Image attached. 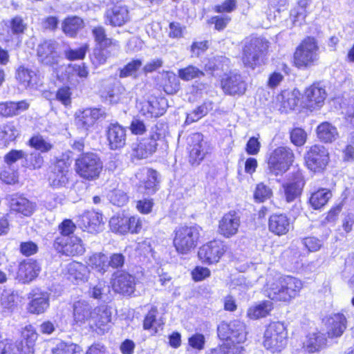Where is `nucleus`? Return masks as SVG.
Segmentation results:
<instances>
[{
  "mask_svg": "<svg viewBox=\"0 0 354 354\" xmlns=\"http://www.w3.org/2000/svg\"><path fill=\"white\" fill-rule=\"evenodd\" d=\"M303 287L302 281L291 276L268 277L265 295L272 300L289 301L296 297Z\"/></svg>",
  "mask_w": 354,
  "mask_h": 354,
  "instance_id": "nucleus-1",
  "label": "nucleus"
},
{
  "mask_svg": "<svg viewBox=\"0 0 354 354\" xmlns=\"http://www.w3.org/2000/svg\"><path fill=\"white\" fill-rule=\"evenodd\" d=\"M201 228L198 226H181L174 231L173 245L180 254H187L194 249L198 242Z\"/></svg>",
  "mask_w": 354,
  "mask_h": 354,
  "instance_id": "nucleus-2",
  "label": "nucleus"
},
{
  "mask_svg": "<svg viewBox=\"0 0 354 354\" xmlns=\"http://www.w3.org/2000/svg\"><path fill=\"white\" fill-rule=\"evenodd\" d=\"M263 346L272 353L281 352L287 344V331L281 322L270 323L263 335Z\"/></svg>",
  "mask_w": 354,
  "mask_h": 354,
  "instance_id": "nucleus-3",
  "label": "nucleus"
},
{
  "mask_svg": "<svg viewBox=\"0 0 354 354\" xmlns=\"http://www.w3.org/2000/svg\"><path fill=\"white\" fill-rule=\"evenodd\" d=\"M268 48V42L263 38L247 39L243 49L242 60L244 65L251 68L261 64L264 53Z\"/></svg>",
  "mask_w": 354,
  "mask_h": 354,
  "instance_id": "nucleus-4",
  "label": "nucleus"
},
{
  "mask_svg": "<svg viewBox=\"0 0 354 354\" xmlns=\"http://www.w3.org/2000/svg\"><path fill=\"white\" fill-rule=\"evenodd\" d=\"M103 168L100 157L94 153L81 155L75 162V171L79 176L88 180L97 179Z\"/></svg>",
  "mask_w": 354,
  "mask_h": 354,
  "instance_id": "nucleus-5",
  "label": "nucleus"
},
{
  "mask_svg": "<svg viewBox=\"0 0 354 354\" xmlns=\"http://www.w3.org/2000/svg\"><path fill=\"white\" fill-rule=\"evenodd\" d=\"M218 337L230 344L241 345L246 340L245 324L239 320L222 322L217 327Z\"/></svg>",
  "mask_w": 354,
  "mask_h": 354,
  "instance_id": "nucleus-6",
  "label": "nucleus"
},
{
  "mask_svg": "<svg viewBox=\"0 0 354 354\" xmlns=\"http://www.w3.org/2000/svg\"><path fill=\"white\" fill-rule=\"evenodd\" d=\"M319 47L315 38L307 37L297 48L294 62L299 68L310 67L319 59Z\"/></svg>",
  "mask_w": 354,
  "mask_h": 354,
  "instance_id": "nucleus-7",
  "label": "nucleus"
},
{
  "mask_svg": "<svg viewBox=\"0 0 354 354\" xmlns=\"http://www.w3.org/2000/svg\"><path fill=\"white\" fill-rule=\"evenodd\" d=\"M293 160L294 153L290 148L277 147L270 155L268 169L274 176L282 175L288 170Z\"/></svg>",
  "mask_w": 354,
  "mask_h": 354,
  "instance_id": "nucleus-8",
  "label": "nucleus"
},
{
  "mask_svg": "<svg viewBox=\"0 0 354 354\" xmlns=\"http://www.w3.org/2000/svg\"><path fill=\"white\" fill-rule=\"evenodd\" d=\"M305 162L311 171L322 172L329 162V153L323 145H313L306 152Z\"/></svg>",
  "mask_w": 354,
  "mask_h": 354,
  "instance_id": "nucleus-9",
  "label": "nucleus"
},
{
  "mask_svg": "<svg viewBox=\"0 0 354 354\" xmlns=\"http://www.w3.org/2000/svg\"><path fill=\"white\" fill-rule=\"evenodd\" d=\"M226 250L227 246L224 241L214 239L200 247L198 256L203 263L210 265L218 262Z\"/></svg>",
  "mask_w": 354,
  "mask_h": 354,
  "instance_id": "nucleus-10",
  "label": "nucleus"
},
{
  "mask_svg": "<svg viewBox=\"0 0 354 354\" xmlns=\"http://www.w3.org/2000/svg\"><path fill=\"white\" fill-rule=\"evenodd\" d=\"M105 118L106 113L102 109H78L75 113V123L78 129L88 131L98 120Z\"/></svg>",
  "mask_w": 354,
  "mask_h": 354,
  "instance_id": "nucleus-11",
  "label": "nucleus"
},
{
  "mask_svg": "<svg viewBox=\"0 0 354 354\" xmlns=\"http://www.w3.org/2000/svg\"><path fill=\"white\" fill-rule=\"evenodd\" d=\"M111 310L106 306H101L93 309L89 326L98 334L108 332L111 326Z\"/></svg>",
  "mask_w": 354,
  "mask_h": 354,
  "instance_id": "nucleus-12",
  "label": "nucleus"
},
{
  "mask_svg": "<svg viewBox=\"0 0 354 354\" xmlns=\"http://www.w3.org/2000/svg\"><path fill=\"white\" fill-rule=\"evenodd\" d=\"M304 185V175L301 170L297 169L281 185L286 201L290 203L299 198L302 193Z\"/></svg>",
  "mask_w": 354,
  "mask_h": 354,
  "instance_id": "nucleus-13",
  "label": "nucleus"
},
{
  "mask_svg": "<svg viewBox=\"0 0 354 354\" xmlns=\"http://www.w3.org/2000/svg\"><path fill=\"white\" fill-rule=\"evenodd\" d=\"M49 293L39 288L32 289L28 295V312L33 315L44 313L49 308Z\"/></svg>",
  "mask_w": 354,
  "mask_h": 354,
  "instance_id": "nucleus-14",
  "label": "nucleus"
},
{
  "mask_svg": "<svg viewBox=\"0 0 354 354\" xmlns=\"http://www.w3.org/2000/svg\"><path fill=\"white\" fill-rule=\"evenodd\" d=\"M57 249L66 256L82 255L85 252V247L80 238L77 236H58L55 241Z\"/></svg>",
  "mask_w": 354,
  "mask_h": 354,
  "instance_id": "nucleus-15",
  "label": "nucleus"
},
{
  "mask_svg": "<svg viewBox=\"0 0 354 354\" xmlns=\"http://www.w3.org/2000/svg\"><path fill=\"white\" fill-rule=\"evenodd\" d=\"M138 188L146 194H153L158 189V172L149 168H142L136 174Z\"/></svg>",
  "mask_w": 354,
  "mask_h": 354,
  "instance_id": "nucleus-16",
  "label": "nucleus"
},
{
  "mask_svg": "<svg viewBox=\"0 0 354 354\" xmlns=\"http://www.w3.org/2000/svg\"><path fill=\"white\" fill-rule=\"evenodd\" d=\"M58 43L54 40L42 41L37 48L39 61L45 65L53 66L58 63L59 55L57 52Z\"/></svg>",
  "mask_w": 354,
  "mask_h": 354,
  "instance_id": "nucleus-17",
  "label": "nucleus"
},
{
  "mask_svg": "<svg viewBox=\"0 0 354 354\" xmlns=\"http://www.w3.org/2000/svg\"><path fill=\"white\" fill-rule=\"evenodd\" d=\"M77 224L84 232L97 233L102 229V214L94 210L85 211L79 216Z\"/></svg>",
  "mask_w": 354,
  "mask_h": 354,
  "instance_id": "nucleus-18",
  "label": "nucleus"
},
{
  "mask_svg": "<svg viewBox=\"0 0 354 354\" xmlns=\"http://www.w3.org/2000/svg\"><path fill=\"white\" fill-rule=\"evenodd\" d=\"M41 272V266L35 260L29 259L21 261L18 266L16 279L21 283H29L35 280Z\"/></svg>",
  "mask_w": 354,
  "mask_h": 354,
  "instance_id": "nucleus-19",
  "label": "nucleus"
},
{
  "mask_svg": "<svg viewBox=\"0 0 354 354\" xmlns=\"http://www.w3.org/2000/svg\"><path fill=\"white\" fill-rule=\"evenodd\" d=\"M189 162L192 164H199L207 153L206 142L203 136L200 133H193L188 138Z\"/></svg>",
  "mask_w": 354,
  "mask_h": 354,
  "instance_id": "nucleus-20",
  "label": "nucleus"
},
{
  "mask_svg": "<svg viewBox=\"0 0 354 354\" xmlns=\"http://www.w3.org/2000/svg\"><path fill=\"white\" fill-rule=\"evenodd\" d=\"M326 92L319 84H313L306 88L304 94V104L310 111L320 109L324 104Z\"/></svg>",
  "mask_w": 354,
  "mask_h": 354,
  "instance_id": "nucleus-21",
  "label": "nucleus"
},
{
  "mask_svg": "<svg viewBox=\"0 0 354 354\" xmlns=\"http://www.w3.org/2000/svg\"><path fill=\"white\" fill-rule=\"evenodd\" d=\"M240 217L235 212L225 214L218 222V232L225 238H230L237 234L240 227Z\"/></svg>",
  "mask_w": 354,
  "mask_h": 354,
  "instance_id": "nucleus-22",
  "label": "nucleus"
},
{
  "mask_svg": "<svg viewBox=\"0 0 354 354\" xmlns=\"http://www.w3.org/2000/svg\"><path fill=\"white\" fill-rule=\"evenodd\" d=\"M70 165L64 160H58L48 175V181L51 187L59 188L65 187L68 183Z\"/></svg>",
  "mask_w": 354,
  "mask_h": 354,
  "instance_id": "nucleus-23",
  "label": "nucleus"
},
{
  "mask_svg": "<svg viewBox=\"0 0 354 354\" xmlns=\"http://www.w3.org/2000/svg\"><path fill=\"white\" fill-rule=\"evenodd\" d=\"M221 86L225 93L234 95L244 94L247 84L241 75L231 73L223 77Z\"/></svg>",
  "mask_w": 354,
  "mask_h": 354,
  "instance_id": "nucleus-24",
  "label": "nucleus"
},
{
  "mask_svg": "<svg viewBox=\"0 0 354 354\" xmlns=\"http://www.w3.org/2000/svg\"><path fill=\"white\" fill-rule=\"evenodd\" d=\"M126 132V129L118 123L110 124L108 126L106 136L111 150L120 149L124 147L127 140Z\"/></svg>",
  "mask_w": 354,
  "mask_h": 354,
  "instance_id": "nucleus-25",
  "label": "nucleus"
},
{
  "mask_svg": "<svg viewBox=\"0 0 354 354\" xmlns=\"http://www.w3.org/2000/svg\"><path fill=\"white\" fill-rule=\"evenodd\" d=\"M160 134L153 133L149 137L143 138L133 149V154L139 159L147 158L152 155L157 149V140L160 139Z\"/></svg>",
  "mask_w": 354,
  "mask_h": 354,
  "instance_id": "nucleus-26",
  "label": "nucleus"
},
{
  "mask_svg": "<svg viewBox=\"0 0 354 354\" xmlns=\"http://www.w3.org/2000/svg\"><path fill=\"white\" fill-rule=\"evenodd\" d=\"M112 287L115 292L123 295H131L135 290V277L127 272L115 276Z\"/></svg>",
  "mask_w": 354,
  "mask_h": 354,
  "instance_id": "nucleus-27",
  "label": "nucleus"
},
{
  "mask_svg": "<svg viewBox=\"0 0 354 354\" xmlns=\"http://www.w3.org/2000/svg\"><path fill=\"white\" fill-rule=\"evenodd\" d=\"M10 207L12 212L30 216L36 209V204L22 196L15 195L10 199Z\"/></svg>",
  "mask_w": 354,
  "mask_h": 354,
  "instance_id": "nucleus-28",
  "label": "nucleus"
},
{
  "mask_svg": "<svg viewBox=\"0 0 354 354\" xmlns=\"http://www.w3.org/2000/svg\"><path fill=\"white\" fill-rule=\"evenodd\" d=\"M67 278L74 283H80L87 281L90 270L88 267L77 261H73L66 266Z\"/></svg>",
  "mask_w": 354,
  "mask_h": 354,
  "instance_id": "nucleus-29",
  "label": "nucleus"
},
{
  "mask_svg": "<svg viewBox=\"0 0 354 354\" xmlns=\"http://www.w3.org/2000/svg\"><path fill=\"white\" fill-rule=\"evenodd\" d=\"M102 97L111 104L124 102L128 99V92L120 84L109 85L101 91Z\"/></svg>",
  "mask_w": 354,
  "mask_h": 354,
  "instance_id": "nucleus-30",
  "label": "nucleus"
},
{
  "mask_svg": "<svg viewBox=\"0 0 354 354\" xmlns=\"http://www.w3.org/2000/svg\"><path fill=\"white\" fill-rule=\"evenodd\" d=\"M269 230L281 236L287 234L290 228L289 218L284 214H274L270 216L268 222Z\"/></svg>",
  "mask_w": 354,
  "mask_h": 354,
  "instance_id": "nucleus-31",
  "label": "nucleus"
},
{
  "mask_svg": "<svg viewBox=\"0 0 354 354\" xmlns=\"http://www.w3.org/2000/svg\"><path fill=\"white\" fill-rule=\"evenodd\" d=\"M93 309L89 303L84 300H80L73 304V321L78 326L88 322L89 324Z\"/></svg>",
  "mask_w": 354,
  "mask_h": 354,
  "instance_id": "nucleus-32",
  "label": "nucleus"
},
{
  "mask_svg": "<svg viewBox=\"0 0 354 354\" xmlns=\"http://www.w3.org/2000/svg\"><path fill=\"white\" fill-rule=\"evenodd\" d=\"M129 19V10L125 6H115L106 13V23L113 26H122Z\"/></svg>",
  "mask_w": 354,
  "mask_h": 354,
  "instance_id": "nucleus-33",
  "label": "nucleus"
},
{
  "mask_svg": "<svg viewBox=\"0 0 354 354\" xmlns=\"http://www.w3.org/2000/svg\"><path fill=\"white\" fill-rule=\"evenodd\" d=\"M300 93L297 89L286 90L277 97V102L280 104L279 109L282 111L294 109L298 104Z\"/></svg>",
  "mask_w": 354,
  "mask_h": 354,
  "instance_id": "nucleus-34",
  "label": "nucleus"
},
{
  "mask_svg": "<svg viewBox=\"0 0 354 354\" xmlns=\"http://www.w3.org/2000/svg\"><path fill=\"white\" fill-rule=\"evenodd\" d=\"M346 328V319L343 314L337 313L328 319V335L329 337H340Z\"/></svg>",
  "mask_w": 354,
  "mask_h": 354,
  "instance_id": "nucleus-35",
  "label": "nucleus"
},
{
  "mask_svg": "<svg viewBox=\"0 0 354 354\" xmlns=\"http://www.w3.org/2000/svg\"><path fill=\"white\" fill-rule=\"evenodd\" d=\"M47 354H84L80 346L76 344L66 342L62 340H56L53 343Z\"/></svg>",
  "mask_w": 354,
  "mask_h": 354,
  "instance_id": "nucleus-36",
  "label": "nucleus"
},
{
  "mask_svg": "<svg viewBox=\"0 0 354 354\" xmlns=\"http://www.w3.org/2000/svg\"><path fill=\"white\" fill-rule=\"evenodd\" d=\"M16 78L26 88H34L38 84V76L35 71L24 66L17 70Z\"/></svg>",
  "mask_w": 354,
  "mask_h": 354,
  "instance_id": "nucleus-37",
  "label": "nucleus"
},
{
  "mask_svg": "<svg viewBox=\"0 0 354 354\" xmlns=\"http://www.w3.org/2000/svg\"><path fill=\"white\" fill-rule=\"evenodd\" d=\"M326 344L324 334L317 332L310 333L304 342V348L308 353H315L324 348Z\"/></svg>",
  "mask_w": 354,
  "mask_h": 354,
  "instance_id": "nucleus-38",
  "label": "nucleus"
},
{
  "mask_svg": "<svg viewBox=\"0 0 354 354\" xmlns=\"http://www.w3.org/2000/svg\"><path fill=\"white\" fill-rule=\"evenodd\" d=\"M316 132L318 138L326 143L333 142L338 137L337 128L328 122H324L318 125Z\"/></svg>",
  "mask_w": 354,
  "mask_h": 354,
  "instance_id": "nucleus-39",
  "label": "nucleus"
},
{
  "mask_svg": "<svg viewBox=\"0 0 354 354\" xmlns=\"http://www.w3.org/2000/svg\"><path fill=\"white\" fill-rule=\"evenodd\" d=\"M92 35L96 43V47L118 48L116 40L107 37L106 30L102 26H96L92 29Z\"/></svg>",
  "mask_w": 354,
  "mask_h": 354,
  "instance_id": "nucleus-40",
  "label": "nucleus"
},
{
  "mask_svg": "<svg viewBox=\"0 0 354 354\" xmlns=\"http://www.w3.org/2000/svg\"><path fill=\"white\" fill-rule=\"evenodd\" d=\"M29 104L24 100L18 102H6L0 104V115L11 117L28 109Z\"/></svg>",
  "mask_w": 354,
  "mask_h": 354,
  "instance_id": "nucleus-41",
  "label": "nucleus"
},
{
  "mask_svg": "<svg viewBox=\"0 0 354 354\" xmlns=\"http://www.w3.org/2000/svg\"><path fill=\"white\" fill-rule=\"evenodd\" d=\"M158 315V308L156 306H152L146 315L144 322L143 328L145 330H150L153 333H157L162 329L163 322L161 319L156 318Z\"/></svg>",
  "mask_w": 354,
  "mask_h": 354,
  "instance_id": "nucleus-42",
  "label": "nucleus"
},
{
  "mask_svg": "<svg viewBox=\"0 0 354 354\" xmlns=\"http://www.w3.org/2000/svg\"><path fill=\"white\" fill-rule=\"evenodd\" d=\"M84 27V21L78 17L72 16L66 18L62 24L63 32L68 36L73 37Z\"/></svg>",
  "mask_w": 354,
  "mask_h": 354,
  "instance_id": "nucleus-43",
  "label": "nucleus"
},
{
  "mask_svg": "<svg viewBox=\"0 0 354 354\" xmlns=\"http://www.w3.org/2000/svg\"><path fill=\"white\" fill-rule=\"evenodd\" d=\"M272 308V303L270 301H265L250 307L248 310L247 315L252 319H257L266 317L270 314Z\"/></svg>",
  "mask_w": 354,
  "mask_h": 354,
  "instance_id": "nucleus-44",
  "label": "nucleus"
},
{
  "mask_svg": "<svg viewBox=\"0 0 354 354\" xmlns=\"http://www.w3.org/2000/svg\"><path fill=\"white\" fill-rule=\"evenodd\" d=\"M88 264L100 273H104L109 268V257L102 252H96L88 257Z\"/></svg>",
  "mask_w": 354,
  "mask_h": 354,
  "instance_id": "nucleus-45",
  "label": "nucleus"
},
{
  "mask_svg": "<svg viewBox=\"0 0 354 354\" xmlns=\"http://www.w3.org/2000/svg\"><path fill=\"white\" fill-rule=\"evenodd\" d=\"M331 192L326 189H321L312 194L310 203L315 209H319L324 206L331 197Z\"/></svg>",
  "mask_w": 354,
  "mask_h": 354,
  "instance_id": "nucleus-46",
  "label": "nucleus"
},
{
  "mask_svg": "<svg viewBox=\"0 0 354 354\" xmlns=\"http://www.w3.org/2000/svg\"><path fill=\"white\" fill-rule=\"evenodd\" d=\"M163 89L167 94L176 93L180 88V83L176 75L172 72H167L163 77Z\"/></svg>",
  "mask_w": 354,
  "mask_h": 354,
  "instance_id": "nucleus-47",
  "label": "nucleus"
},
{
  "mask_svg": "<svg viewBox=\"0 0 354 354\" xmlns=\"http://www.w3.org/2000/svg\"><path fill=\"white\" fill-rule=\"evenodd\" d=\"M306 2L305 0L298 1V6L291 10L290 18L295 26H300L304 22L306 17Z\"/></svg>",
  "mask_w": 354,
  "mask_h": 354,
  "instance_id": "nucleus-48",
  "label": "nucleus"
},
{
  "mask_svg": "<svg viewBox=\"0 0 354 354\" xmlns=\"http://www.w3.org/2000/svg\"><path fill=\"white\" fill-rule=\"evenodd\" d=\"M212 354H243L244 349L242 345H232L225 341L222 344L213 348Z\"/></svg>",
  "mask_w": 354,
  "mask_h": 354,
  "instance_id": "nucleus-49",
  "label": "nucleus"
},
{
  "mask_svg": "<svg viewBox=\"0 0 354 354\" xmlns=\"http://www.w3.org/2000/svg\"><path fill=\"white\" fill-rule=\"evenodd\" d=\"M28 143L31 147L41 153H46L53 148V145L41 135L32 136Z\"/></svg>",
  "mask_w": 354,
  "mask_h": 354,
  "instance_id": "nucleus-50",
  "label": "nucleus"
},
{
  "mask_svg": "<svg viewBox=\"0 0 354 354\" xmlns=\"http://www.w3.org/2000/svg\"><path fill=\"white\" fill-rule=\"evenodd\" d=\"M18 135L19 131L13 122H8L0 129V138L5 144L15 140Z\"/></svg>",
  "mask_w": 354,
  "mask_h": 354,
  "instance_id": "nucleus-51",
  "label": "nucleus"
},
{
  "mask_svg": "<svg viewBox=\"0 0 354 354\" xmlns=\"http://www.w3.org/2000/svg\"><path fill=\"white\" fill-rule=\"evenodd\" d=\"M273 192L272 189L263 183L257 184L254 191V198L257 202L262 203L270 198Z\"/></svg>",
  "mask_w": 354,
  "mask_h": 354,
  "instance_id": "nucleus-52",
  "label": "nucleus"
},
{
  "mask_svg": "<svg viewBox=\"0 0 354 354\" xmlns=\"http://www.w3.org/2000/svg\"><path fill=\"white\" fill-rule=\"evenodd\" d=\"M109 225L113 232L121 234L129 233V228L127 227V217L113 216L109 221Z\"/></svg>",
  "mask_w": 354,
  "mask_h": 354,
  "instance_id": "nucleus-53",
  "label": "nucleus"
},
{
  "mask_svg": "<svg viewBox=\"0 0 354 354\" xmlns=\"http://www.w3.org/2000/svg\"><path fill=\"white\" fill-rule=\"evenodd\" d=\"M18 295L14 291L5 290L1 297V304L2 307L8 310H12L17 305Z\"/></svg>",
  "mask_w": 354,
  "mask_h": 354,
  "instance_id": "nucleus-54",
  "label": "nucleus"
},
{
  "mask_svg": "<svg viewBox=\"0 0 354 354\" xmlns=\"http://www.w3.org/2000/svg\"><path fill=\"white\" fill-rule=\"evenodd\" d=\"M203 75L204 73L202 71L192 65L178 70V77L185 81H189Z\"/></svg>",
  "mask_w": 354,
  "mask_h": 354,
  "instance_id": "nucleus-55",
  "label": "nucleus"
},
{
  "mask_svg": "<svg viewBox=\"0 0 354 354\" xmlns=\"http://www.w3.org/2000/svg\"><path fill=\"white\" fill-rule=\"evenodd\" d=\"M68 68V73H71V75L68 77V80L71 84L73 75H76L82 80L86 79L88 75V70L84 63L80 64H69Z\"/></svg>",
  "mask_w": 354,
  "mask_h": 354,
  "instance_id": "nucleus-56",
  "label": "nucleus"
},
{
  "mask_svg": "<svg viewBox=\"0 0 354 354\" xmlns=\"http://www.w3.org/2000/svg\"><path fill=\"white\" fill-rule=\"evenodd\" d=\"M142 65V62L140 59L132 60L120 70V77H127L136 75L137 71L140 68Z\"/></svg>",
  "mask_w": 354,
  "mask_h": 354,
  "instance_id": "nucleus-57",
  "label": "nucleus"
},
{
  "mask_svg": "<svg viewBox=\"0 0 354 354\" xmlns=\"http://www.w3.org/2000/svg\"><path fill=\"white\" fill-rule=\"evenodd\" d=\"M108 197L113 205L118 207L124 205L128 201L127 194L121 189H114L111 191L109 194Z\"/></svg>",
  "mask_w": 354,
  "mask_h": 354,
  "instance_id": "nucleus-58",
  "label": "nucleus"
},
{
  "mask_svg": "<svg viewBox=\"0 0 354 354\" xmlns=\"http://www.w3.org/2000/svg\"><path fill=\"white\" fill-rule=\"evenodd\" d=\"M156 100L155 101H145L142 103L140 112L147 117H158L162 114L156 108Z\"/></svg>",
  "mask_w": 354,
  "mask_h": 354,
  "instance_id": "nucleus-59",
  "label": "nucleus"
},
{
  "mask_svg": "<svg viewBox=\"0 0 354 354\" xmlns=\"http://www.w3.org/2000/svg\"><path fill=\"white\" fill-rule=\"evenodd\" d=\"M110 292V288L104 281H99L90 290L91 297L97 299H103Z\"/></svg>",
  "mask_w": 354,
  "mask_h": 354,
  "instance_id": "nucleus-60",
  "label": "nucleus"
},
{
  "mask_svg": "<svg viewBox=\"0 0 354 354\" xmlns=\"http://www.w3.org/2000/svg\"><path fill=\"white\" fill-rule=\"evenodd\" d=\"M205 344V337L201 333H196L188 338V346L195 351H201L203 350Z\"/></svg>",
  "mask_w": 354,
  "mask_h": 354,
  "instance_id": "nucleus-61",
  "label": "nucleus"
},
{
  "mask_svg": "<svg viewBox=\"0 0 354 354\" xmlns=\"http://www.w3.org/2000/svg\"><path fill=\"white\" fill-rule=\"evenodd\" d=\"M208 108L205 104L198 106L191 113H188L186 118L185 123L189 124L192 122L198 121L199 119L207 115Z\"/></svg>",
  "mask_w": 354,
  "mask_h": 354,
  "instance_id": "nucleus-62",
  "label": "nucleus"
},
{
  "mask_svg": "<svg viewBox=\"0 0 354 354\" xmlns=\"http://www.w3.org/2000/svg\"><path fill=\"white\" fill-rule=\"evenodd\" d=\"M307 133L301 128H294L290 131V140L297 147L303 146L306 141Z\"/></svg>",
  "mask_w": 354,
  "mask_h": 354,
  "instance_id": "nucleus-63",
  "label": "nucleus"
},
{
  "mask_svg": "<svg viewBox=\"0 0 354 354\" xmlns=\"http://www.w3.org/2000/svg\"><path fill=\"white\" fill-rule=\"evenodd\" d=\"M88 50V46L84 45L77 49L69 48L64 51L65 57L67 59L73 61L77 59H83Z\"/></svg>",
  "mask_w": 354,
  "mask_h": 354,
  "instance_id": "nucleus-64",
  "label": "nucleus"
}]
</instances>
